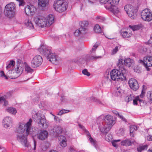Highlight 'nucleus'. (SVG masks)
Here are the masks:
<instances>
[{"label": "nucleus", "mask_w": 152, "mask_h": 152, "mask_svg": "<svg viewBox=\"0 0 152 152\" xmlns=\"http://www.w3.org/2000/svg\"><path fill=\"white\" fill-rule=\"evenodd\" d=\"M102 118L104 119L105 125L100 128V130L102 133L106 134L110 130L114 124L113 118L112 116L108 115L105 116L102 115L98 118L99 119Z\"/></svg>", "instance_id": "f257e3e1"}, {"label": "nucleus", "mask_w": 152, "mask_h": 152, "mask_svg": "<svg viewBox=\"0 0 152 152\" xmlns=\"http://www.w3.org/2000/svg\"><path fill=\"white\" fill-rule=\"evenodd\" d=\"M126 70L124 68L119 69L113 70L110 75L111 79L114 81H123L126 80L125 74Z\"/></svg>", "instance_id": "f03ea898"}, {"label": "nucleus", "mask_w": 152, "mask_h": 152, "mask_svg": "<svg viewBox=\"0 0 152 152\" xmlns=\"http://www.w3.org/2000/svg\"><path fill=\"white\" fill-rule=\"evenodd\" d=\"M32 120L30 119L29 121L25 124H21L16 129V132L18 134H23L26 131V134L28 135L30 134H31V126Z\"/></svg>", "instance_id": "7ed1b4c3"}, {"label": "nucleus", "mask_w": 152, "mask_h": 152, "mask_svg": "<svg viewBox=\"0 0 152 152\" xmlns=\"http://www.w3.org/2000/svg\"><path fill=\"white\" fill-rule=\"evenodd\" d=\"M53 5L55 10L59 12L65 11L68 7L67 3L63 0H57Z\"/></svg>", "instance_id": "20e7f679"}, {"label": "nucleus", "mask_w": 152, "mask_h": 152, "mask_svg": "<svg viewBox=\"0 0 152 152\" xmlns=\"http://www.w3.org/2000/svg\"><path fill=\"white\" fill-rule=\"evenodd\" d=\"M33 118L34 121L38 123L41 127L46 128L48 127L45 117L42 116L39 112L33 116Z\"/></svg>", "instance_id": "39448f33"}, {"label": "nucleus", "mask_w": 152, "mask_h": 152, "mask_svg": "<svg viewBox=\"0 0 152 152\" xmlns=\"http://www.w3.org/2000/svg\"><path fill=\"white\" fill-rule=\"evenodd\" d=\"M35 24L43 28L47 26V22L46 18L42 15H39L34 18Z\"/></svg>", "instance_id": "423d86ee"}, {"label": "nucleus", "mask_w": 152, "mask_h": 152, "mask_svg": "<svg viewBox=\"0 0 152 152\" xmlns=\"http://www.w3.org/2000/svg\"><path fill=\"white\" fill-rule=\"evenodd\" d=\"M141 18L145 21L149 22L152 20V13L148 9H145L141 13Z\"/></svg>", "instance_id": "0eeeda50"}, {"label": "nucleus", "mask_w": 152, "mask_h": 152, "mask_svg": "<svg viewBox=\"0 0 152 152\" xmlns=\"http://www.w3.org/2000/svg\"><path fill=\"white\" fill-rule=\"evenodd\" d=\"M98 46V45L96 43L93 46L91 50V55H87L86 56V61H91L93 60H96L98 58H101L100 56H96L94 55L95 53V50Z\"/></svg>", "instance_id": "6e6552de"}, {"label": "nucleus", "mask_w": 152, "mask_h": 152, "mask_svg": "<svg viewBox=\"0 0 152 152\" xmlns=\"http://www.w3.org/2000/svg\"><path fill=\"white\" fill-rule=\"evenodd\" d=\"M139 62L142 64L147 68V70H149L148 67L152 66V57L150 56L145 57L143 61L139 60Z\"/></svg>", "instance_id": "1a4fd4ad"}, {"label": "nucleus", "mask_w": 152, "mask_h": 152, "mask_svg": "<svg viewBox=\"0 0 152 152\" xmlns=\"http://www.w3.org/2000/svg\"><path fill=\"white\" fill-rule=\"evenodd\" d=\"M42 61L41 56L39 55H36L31 60V66L34 68L38 67L41 65Z\"/></svg>", "instance_id": "9d476101"}, {"label": "nucleus", "mask_w": 152, "mask_h": 152, "mask_svg": "<svg viewBox=\"0 0 152 152\" xmlns=\"http://www.w3.org/2000/svg\"><path fill=\"white\" fill-rule=\"evenodd\" d=\"M24 134H18L17 135V140L22 144L25 147L28 148L30 146V145L28 142L27 141L26 136Z\"/></svg>", "instance_id": "9b49d317"}, {"label": "nucleus", "mask_w": 152, "mask_h": 152, "mask_svg": "<svg viewBox=\"0 0 152 152\" xmlns=\"http://www.w3.org/2000/svg\"><path fill=\"white\" fill-rule=\"evenodd\" d=\"M46 57L48 60L54 64H57L59 61V58L58 56L51 51Z\"/></svg>", "instance_id": "f8f14e48"}, {"label": "nucleus", "mask_w": 152, "mask_h": 152, "mask_svg": "<svg viewBox=\"0 0 152 152\" xmlns=\"http://www.w3.org/2000/svg\"><path fill=\"white\" fill-rule=\"evenodd\" d=\"M62 129L61 126L55 125L53 129L50 130V133L52 136L57 137L62 132Z\"/></svg>", "instance_id": "ddd939ff"}, {"label": "nucleus", "mask_w": 152, "mask_h": 152, "mask_svg": "<svg viewBox=\"0 0 152 152\" xmlns=\"http://www.w3.org/2000/svg\"><path fill=\"white\" fill-rule=\"evenodd\" d=\"M38 50L41 54L46 57L51 51L50 48L48 46L42 45L38 49Z\"/></svg>", "instance_id": "4468645a"}, {"label": "nucleus", "mask_w": 152, "mask_h": 152, "mask_svg": "<svg viewBox=\"0 0 152 152\" xmlns=\"http://www.w3.org/2000/svg\"><path fill=\"white\" fill-rule=\"evenodd\" d=\"M36 8L33 5H27L24 8V10L26 14L28 16L33 15Z\"/></svg>", "instance_id": "2eb2a0df"}, {"label": "nucleus", "mask_w": 152, "mask_h": 152, "mask_svg": "<svg viewBox=\"0 0 152 152\" xmlns=\"http://www.w3.org/2000/svg\"><path fill=\"white\" fill-rule=\"evenodd\" d=\"M129 84L131 88L134 91H136L139 88L138 83L135 79H130L129 81Z\"/></svg>", "instance_id": "dca6fc26"}, {"label": "nucleus", "mask_w": 152, "mask_h": 152, "mask_svg": "<svg viewBox=\"0 0 152 152\" xmlns=\"http://www.w3.org/2000/svg\"><path fill=\"white\" fill-rule=\"evenodd\" d=\"M12 118L9 116L5 117L3 120L2 124L5 128H7L12 126Z\"/></svg>", "instance_id": "f3484780"}, {"label": "nucleus", "mask_w": 152, "mask_h": 152, "mask_svg": "<svg viewBox=\"0 0 152 152\" xmlns=\"http://www.w3.org/2000/svg\"><path fill=\"white\" fill-rule=\"evenodd\" d=\"M37 138L42 140H44L48 136V133L45 131H40L37 134Z\"/></svg>", "instance_id": "a211bd4d"}, {"label": "nucleus", "mask_w": 152, "mask_h": 152, "mask_svg": "<svg viewBox=\"0 0 152 152\" xmlns=\"http://www.w3.org/2000/svg\"><path fill=\"white\" fill-rule=\"evenodd\" d=\"M119 0H108L107 5L105 6L106 8H110L111 6H114L118 4Z\"/></svg>", "instance_id": "6ab92c4d"}, {"label": "nucleus", "mask_w": 152, "mask_h": 152, "mask_svg": "<svg viewBox=\"0 0 152 152\" xmlns=\"http://www.w3.org/2000/svg\"><path fill=\"white\" fill-rule=\"evenodd\" d=\"M49 0H38V4L39 7H45L49 4Z\"/></svg>", "instance_id": "aec40b11"}, {"label": "nucleus", "mask_w": 152, "mask_h": 152, "mask_svg": "<svg viewBox=\"0 0 152 152\" xmlns=\"http://www.w3.org/2000/svg\"><path fill=\"white\" fill-rule=\"evenodd\" d=\"M137 11V10L135 7L132 10V11H128L126 13L128 14L129 17L131 18L134 19L136 16V13Z\"/></svg>", "instance_id": "412c9836"}, {"label": "nucleus", "mask_w": 152, "mask_h": 152, "mask_svg": "<svg viewBox=\"0 0 152 152\" xmlns=\"http://www.w3.org/2000/svg\"><path fill=\"white\" fill-rule=\"evenodd\" d=\"M46 19L47 22V26H50L53 23L54 18L53 15H49L48 16Z\"/></svg>", "instance_id": "4be33fe9"}, {"label": "nucleus", "mask_w": 152, "mask_h": 152, "mask_svg": "<svg viewBox=\"0 0 152 152\" xmlns=\"http://www.w3.org/2000/svg\"><path fill=\"white\" fill-rule=\"evenodd\" d=\"M106 8L109 10L115 15L118 14L120 12L119 9L116 6V5H114V6H111L110 8Z\"/></svg>", "instance_id": "5701e85b"}, {"label": "nucleus", "mask_w": 152, "mask_h": 152, "mask_svg": "<svg viewBox=\"0 0 152 152\" xmlns=\"http://www.w3.org/2000/svg\"><path fill=\"white\" fill-rule=\"evenodd\" d=\"M59 140L61 141L60 142V145L62 147H65L66 145V138L63 136H60Z\"/></svg>", "instance_id": "b1692460"}, {"label": "nucleus", "mask_w": 152, "mask_h": 152, "mask_svg": "<svg viewBox=\"0 0 152 152\" xmlns=\"http://www.w3.org/2000/svg\"><path fill=\"white\" fill-rule=\"evenodd\" d=\"M5 14L6 16L9 18H11L13 17L15 14V11L5 9L4 11Z\"/></svg>", "instance_id": "393cba45"}, {"label": "nucleus", "mask_w": 152, "mask_h": 152, "mask_svg": "<svg viewBox=\"0 0 152 152\" xmlns=\"http://www.w3.org/2000/svg\"><path fill=\"white\" fill-rule=\"evenodd\" d=\"M15 6L14 3L12 2L7 4L5 7V9L9 10L15 12Z\"/></svg>", "instance_id": "a878e982"}, {"label": "nucleus", "mask_w": 152, "mask_h": 152, "mask_svg": "<svg viewBox=\"0 0 152 152\" xmlns=\"http://www.w3.org/2000/svg\"><path fill=\"white\" fill-rule=\"evenodd\" d=\"M85 132L86 134L88 136V137L89 139V140L91 143L95 147L96 146V141L94 140L91 137V135L89 132L87 130H85Z\"/></svg>", "instance_id": "bb28decb"}, {"label": "nucleus", "mask_w": 152, "mask_h": 152, "mask_svg": "<svg viewBox=\"0 0 152 152\" xmlns=\"http://www.w3.org/2000/svg\"><path fill=\"white\" fill-rule=\"evenodd\" d=\"M133 63V61L130 58H127L124 61V64L129 67Z\"/></svg>", "instance_id": "cd10ccee"}, {"label": "nucleus", "mask_w": 152, "mask_h": 152, "mask_svg": "<svg viewBox=\"0 0 152 152\" xmlns=\"http://www.w3.org/2000/svg\"><path fill=\"white\" fill-rule=\"evenodd\" d=\"M88 25V23L87 21H82L80 23V28H82L83 30L84 31L85 33L86 32L87 29L86 28L87 27Z\"/></svg>", "instance_id": "c85d7f7f"}, {"label": "nucleus", "mask_w": 152, "mask_h": 152, "mask_svg": "<svg viewBox=\"0 0 152 152\" xmlns=\"http://www.w3.org/2000/svg\"><path fill=\"white\" fill-rule=\"evenodd\" d=\"M86 33L83 30L82 28H80L79 29H77L75 30L74 32V34L76 36H78L81 34H84Z\"/></svg>", "instance_id": "c756f323"}, {"label": "nucleus", "mask_w": 152, "mask_h": 152, "mask_svg": "<svg viewBox=\"0 0 152 152\" xmlns=\"http://www.w3.org/2000/svg\"><path fill=\"white\" fill-rule=\"evenodd\" d=\"M132 142L129 139H126L122 141L121 142V144L123 146H129L132 145Z\"/></svg>", "instance_id": "7c9ffc66"}, {"label": "nucleus", "mask_w": 152, "mask_h": 152, "mask_svg": "<svg viewBox=\"0 0 152 152\" xmlns=\"http://www.w3.org/2000/svg\"><path fill=\"white\" fill-rule=\"evenodd\" d=\"M146 97L148 102L151 104L152 103V91H149L147 92Z\"/></svg>", "instance_id": "2f4dec72"}, {"label": "nucleus", "mask_w": 152, "mask_h": 152, "mask_svg": "<svg viewBox=\"0 0 152 152\" xmlns=\"http://www.w3.org/2000/svg\"><path fill=\"white\" fill-rule=\"evenodd\" d=\"M7 111L8 113L13 115H15L17 113L16 109L13 107H9L7 109Z\"/></svg>", "instance_id": "473e14b6"}, {"label": "nucleus", "mask_w": 152, "mask_h": 152, "mask_svg": "<svg viewBox=\"0 0 152 152\" xmlns=\"http://www.w3.org/2000/svg\"><path fill=\"white\" fill-rule=\"evenodd\" d=\"M94 31L96 33H102L103 30L100 27L98 24L96 25L94 28Z\"/></svg>", "instance_id": "72a5a7b5"}, {"label": "nucleus", "mask_w": 152, "mask_h": 152, "mask_svg": "<svg viewBox=\"0 0 152 152\" xmlns=\"http://www.w3.org/2000/svg\"><path fill=\"white\" fill-rule=\"evenodd\" d=\"M121 35L124 38H129L131 37L132 34L130 33H128L126 31H122L121 32Z\"/></svg>", "instance_id": "f704fd0d"}, {"label": "nucleus", "mask_w": 152, "mask_h": 152, "mask_svg": "<svg viewBox=\"0 0 152 152\" xmlns=\"http://www.w3.org/2000/svg\"><path fill=\"white\" fill-rule=\"evenodd\" d=\"M134 8H135V7H133L131 5L128 4L125 6L124 9L126 12H127L128 11H132V10Z\"/></svg>", "instance_id": "c9c22d12"}, {"label": "nucleus", "mask_w": 152, "mask_h": 152, "mask_svg": "<svg viewBox=\"0 0 152 152\" xmlns=\"http://www.w3.org/2000/svg\"><path fill=\"white\" fill-rule=\"evenodd\" d=\"M129 27L131 28L133 31L137 30L141 28V25H135L134 26H129Z\"/></svg>", "instance_id": "e433bc0d"}, {"label": "nucleus", "mask_w": 152, "mask_h": 152, "mask_svg": "<svg viewBox=\"0 0 152 152\" xmlns=\"http://www.w3.org/2000/svg\"><path fill=\"white\" fill-rule=\"evenodd\" d=\"M124 61V60L122 59L121 58H120L118 59V66L119 67V69H121L122 68H124L123 67Z\"/></svg>", "instance_id": "4c0bfd02"}, {"label": "nucleus", "mask_w": 152, "mask_h": 152, "mask_svg": "<svg viewBox=\"0 0 152 152\" xmlns=\"http://www.w3.org/2000/svg\"><path fill=\"white\" fill-rule=\"evenodd\" d=\"M27 27L30 29H32L34 28V26L31 21L29 20H28L27 23H25Z\"/></svg>", "instance_id": "58836bf2"}, {"label": "nucleus", "mask_w": 152, "mask_h": 152, "mask_svg": "<svg viewBox=\"0 0 152 152\" xmlns=\"http://www.w3.org/2000/svg\"><path fill=\"white\" fill-rule=\"evenodd\" d=\"M148 148V145H144L143 146H140L137 148V150L139 152H141L142 151L144 150H146Z\"/></svg>", "instance_id": "ea45409f"}, {"label": "nucleus", "mask_w": 152, "mask_h": 152, "mask_svg": "<svg viewBox=\"0 0 152 152\" xmlns=\"http://www.w3.org/2000/svg\"><path fill=\"white\" fill-rule=\"evenodd\" d=\"M25 71L28 73L31 72L33 71V69L26 64H25Z\"/></svg>", "instance_id": "a19ab883"}, {"label": "nucleus", "mask_w": 152, "mask_h": 152, "mask_svg": "<svg viewBox=\"0 0 152 152\" xmlns=\"http://www.w3.org/2000/svg\"><path fill=\"white\" fill-rule=\"evenodd\" d=\"M7 66H6V68H10L11 66H13L15 65V61L13 60H11L9 62H7L6 63Z\"/></svg>", "instance_id": "79ce46f5"}, {"label": "nucleus", "mask_w": 152, "mask_h": 152, "mask_svg": "<svg viewBox=\"0 0 152 152\" xmlns=\"http://www.w3.org/2000/svg\"><path fill=\"white\" fill-rule=\"evenodd\" d=\"M142 87L141 93L140 95V97L142 98L145 96V91L146 88V86L144 85H143Z\"/></svg>", "instance_id": "37998d69"}, {"label": "nucleus", "mask_w": 152, "mask_h": 152, "mask_svg": "<svg viewBox=\"0 0 152 152\" xmlns=\"http://www.w3.org/2000/svg\"><path fill=\"white\" fill-rule=\"evenodd\" d=\"M105 140L107 141H110L112 140L113 138L112 135L110 134H108L107 135L106 134L105 135Z\"/></svg>", "instance_id": "c03bdc74"}, {"label": "nucleus", "mask_w": 152, "mask_h": 152, "mask_svg": "<svg viewBox=\"0 0 152 152\" xmlns=\"http://www.w3.org/2000/svg\"><path fill=\"white\" fill-rule=\"evenodd\" d=\"M137 129V127L135 126H130V132L131 133H133L134 130H136Z\"/></svg>", "instance_id": "a18cd8bd"}, {"label": "nucleus", "mask_w": 152, "mask_h": 152, "mask_svg": "<svg viewBox=\"0 0 152 152\" xmlns=\"http://www.w3.org/2000/svg\"><path fill=\"white\" fill-rule=\"evenodd\" d=\"M133 97H134V96H132L131 95L127 96L125 98V100L127 102H129L132 100Z\"/></svg>", "instance_id": "49530a36"}, {"label": "nucleus", "mask_w": 152, "mask_h": 152, "mask_svg": "<svg viewBox=\"0 0 152 152\" xmlns=\"http://www.w3.org/2000/svg\"><path fill=\"white\" fill-rule=\"evenodd\" d=\"M120 141V140H118L112 141L111 142L112 145L115 147L117 148L118 146V145L117 144V142H119Z\"/></svg>", "instance_id": "de8ad7c7"}, {"label": "nucleus", "mask_w": 152, "mask_h": 152, "mask_svg": "<svg viewBox=\"0 0 152 152\" xmlns=\"http://www.w3.org/2000/svg\"><path fill=\"white\" fill-rule=\"evenodd\" d=\"M91 99L92 101L96 102L97 104H102V102L100 101H99V100L97 99L96 98L94 97H91Z\"/></svg>", "instance_id": "09e8293b"}, {"label": "nucleus", "mask_w": 152, "mask_h": 152, "mask_svg": "<svg viewBox=\"0 0 152 152\" xmlns=\"http://www.w3.org/2000/svg\"><path fill=\"white\" fill-rule=\"evenodd\" d=\"M69 112V110H65L64 109L62 110L59 112L58 115H61L64 113H68Z\"/></svg>", "instance_id": "8fccbe9b"}, {"label": "nucleus", "mask_w": 152, "mask_h": 152, "mask_svg": "<svg viewBox=\"0 0 152 152\" xmlns=\"http://www.w3.org/2000/svg\"><path fill=\"white\" fill-rule=\"evenodd\" d=\"M82 73L85 75L89 76L90 75V73L88 72L86 69H85L82 71Z\"/></svg>", "instance_id": "3c124183"}, {"label": "nucleus", "mask_w": 152, "mask_h": 152, "mask_svg": "<svg viewBox=\"0 0 152 152\" xmlns=\"http://www.w3.org/2000/svg\"><path fill=\"white\" fill-rule=\"evenodd\" d=\"M18 1L19 6H23L25 4V3L23 0H16Z\"/></svg>", "instance_id": "603ef678"}, {"label": "nucleus", "mask_w": 152, "mask_h": 152, "mask_svg": "<svg viewBox=\"0 0 152 152\" xmlns=\"http://www.w3.org/2000/svg\"><path fill=\"white\" fill-rule=\"evenodd\" d=\"M20 66L18 65H17L16 68L15 69L16 72L18 74L21 72L22 71V69H21V67H20Z\"/></svg>", "instance_id": "864d4df0"}, {"label": "nucleus", "mask_w": 152, "mask_h": 152, "mask_svg": "<svg viewBox=\"0 0 152 152\" xmlns=\"http://www.w3.org/2000/svg\"><path fill=\"white\" fill-rule=\"evenodd\" d=\"M139 102L140 104V106H143L147 104L146 102H145L143 100L140 99H139Z\"/></svg>", "instance_id": "5fc2aeb1"}, {"label": "nucleus", "mask_w": 152, "mask_h": 152, "mask_svg": "<svg viewBox=\"0 0 152 152\" xmlns=\"http://www.w3.org/2000/svg\"><path fill=\"white\" fill-rule=\"evenodd\" d=\"M139 96H137L135 99L133 100V103L134 105H137V101H139Z\"/></svg>", "instance_id": "6e6d98bb"}, {"label": "nucleus", "mask_w": 152, "mask_h": 152, "mask_svg": "<svg viewBox=\"0 0 152 152\" xmlns=\"http://www.w3.org/2000/svg\"><path fill=\"white\" fill-rule=\"evenodd\" d=\"M118 46H116L114 49L112 50V53L113 54H114L115 53L118 51Z\"/></svg>", "instance_id": "4d7b16f0"}, {"label": "nucleus", "mask_w": 152, "mask_h": 152, "mask_svg": "<svg viewBox=\"0 0 152 152\" xmlns=\"http://www.w3.org/2000/svg\"><path fill=\"white\" fill-rule=\"evenodd\" d=\"M0 77H3L6 79H7V77L5 75L4 72L3 71L0 70Z\"/></svg>", "instance_id": "13d9d810"}, {"label": "nucleus", "mask_w": 152, "mask_h": 152, "mask_svg": "<svg viewBox=\"0 0 152 152\" xmlns=\"http://www.w3.org/2000/svg\"><path fill=\"white\" fill-rule=\"evenodd\" d=\"M121 92V90L119 88H117V90L116 91V94L117 96H119Z\"/></svg>", "instance_id": "bf43d9fd"}, {"label": "nucleus", "mask_w": 152, "mask_h": 152, "mask_svg": "<svg viewBox=\"0 0 152 152\" xmlns=\"http://www.w3.org/2000/svg\"><path fill=\"white\" fill-rule=\"evenodd\" d=\"M101 3L105 4L106 5H107V3L108 2V0H99Z\"/></svg>", "instance_id": "052dcab7"}, {"label": "nucleus", "mask_w": 152, "mask_h": 152, "mask_svg": "<svg viewBox=\"0 0 152 152\" xmlns=\"http://www.w3.org/2000/svg\"><path fill=\"white\" fill-rule=\"evenodd\" d=\"M118 117L121 119L123 121L125 122H127L126 119L123 115H120Z\"/></svg>", "instance_id": "680f3d73"}, {"label": "nucleus", "mask_w": 152, "mask_h": 152, "mask_svg": "<svg viewBox=\"0 0 152 152\" xmlns=\"http://www.w3.org/2000/svg\"><path fill=\"white\" fill-rule=\"evenodd\" d=\"M97 18L99 19V21L100 22L104 21L105 20V19L104 18L101 17H97Z\"/></svg>", "instance_id": "e2e57ef3"}, {"label": "nucleus", "mask_w": 152, "mask_h": 152, "mask_svg": "<svg viewBox=\"0 0 152 152\" xmlns=\"http://www.w3.org/2000/svg\"><path fill=\"white\" fill-rule=\"evenodd\" d=\"M36 145H37V142L35 140H34V139L33 144V146L34 147V148H33L34 150H36Z\"/></svg>", "instance_id": "0e129e2a"}, {"label": "nucleus", "mask_w": 152, "mask_h": 152, "mask_svg": "<svg viewBox=\"0 0 152 152\" xmlns=\"http://www.w3.org/2000/svg\"><path fill=\"white\" fill-rule=\"evenodd\" d=\"M112 112L115 115H116L118 117L120 115L119 114V113L118 111H117L115 110H114L112 111Z\"/></svg>", "instance_id": "69168bd1"}, {"label": "nucleus", "mask_w": 152, "mask_h": 152, "mask_svg": "<svg viewBox=\"0 0 152 152\" xmlns=\"http://www.w3.org/2000/svg\"><path fill=\"white\" fill-rule=\"evenodd\" d=\"M4 102V106H6L8 105V102L7 101H6L5 100V98H4V100H2V102Z\"/></svg>", "instance_id": "338daca9"}, {"label": "nucleus", "mask_w": 152, "mask_h": 152, "mask_svg": "<svg viewBox=\"0 0 152 152\" xmlns=\"http://www.w3.org/2000/svg\"><path fill=\"white\" fill-rule=\"evenodd\" d=\"M147 140L148 141L152 140V136L149 135L147 137Z\"/></svg>", "instance_id": "774afa93"}]
</instances>
